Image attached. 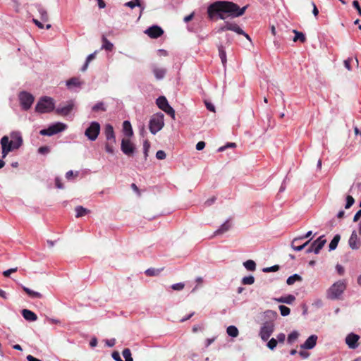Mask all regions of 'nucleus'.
Segmentation results:
<instances>
[{
  "label": "nucleus",
  "instance_id": "f03ea898",
  "mask_svg": "<svg viewBox=\"0 0 361 361\" xmlns=\"http://www.w3.org/2000/svg\"><path fill=\"white\" fill-rule=\"evenodd\" d=\"M2 149V158L4 159L10 152L18 149L23 145V137L19 131H13L10 136L4 135L0 141Z\"/></svg>",
  "mask_w": 361,
  "mask_h": 361
},
{
  "label": "nucleus",
  "instance_id": "2eb2a0df",
  "mask_svg": "<svg viewBox=\"0 0 361 361\" xmlns=\"http://www.w3.org/2000/svg\"><path fill=\"white\" fill-rule=\"evenodd\" d=\"M317 338L318 337L317 335H311L307 338L305 343L300 345V348L305 350H311L314 348L317 344Z\"/></svg>",
  "mask_w": 361,
  "mask_h": 361
},
{
  "label": "nucleus",
  "instance_id": "338daca9",
  "mask_svg": "<svg viewBox=\"0 0 361 361\" xmlns=\"http://www.w3.org/2000/svg\"><path fill=\"white\" fill-rule=\"evenodd\" d=\"M55 184H56V187L57 188H59V189L63 188V185L61 183V179L58 177L55 178Z\"/></svg>",
  "mask_w": 361,
  "mask_h": 361
},
{
  "label": "nucleus",
  "instance_id": "2f4dec72",
  "mask_svg": "<svg viewBox=\"0 0 361 361\" xmlns=\"http://www.w3.org/2000/svg\"><path fill=\"white\" fill-rule=\"evenodd\" d=\"M302 280V277L298 274H295L292 276H290L288 279H287V281H286V283L288 285H293L294 284L296 281H301Z\"/></svg>",
  "mask_w": 361,
  "mask_h": 361
},
{
  "label": "nucleus",
  "instance_id": "a18cd8bd",
  "mask_svg": "<svg viewBox=\"0 0 361 361\" xmlns=\"http://www.w3.org/2000/svg\"><path fill=\"white\" fill-rule=\"evenodd\" d=\"M276 345H277V341H276V339H275V338H271V339L268 341V343H267V347H268L270 350H273L274 349H275V348L276 347Z\"/></svg>",
  "mask_w": 361,
  "mask_h": 361
},
{
  "label": "nucleus",
  "instance_id": "ddd939ff",
  "mask_svg": "<svg viewBox=\"0 0 361 361\" xmlns=\"http://www.w3.org/2000/svg\"><path fill=\"white\" fill-rule=\"evenodd\" d=\"M360 336L354 333L349 334L345 338V343L350 349H355L358 347Z\"/></svg>",
  "mask_w": 361,
  "mask_h": 361
},
{
  "label": "nucleus",
  "instance_id": "774afa93",
  "mask_svg": "<svg viewBox=\"0 0 361 361\" xmlns=\"http://www.w3.org/2000/svg\"><path fill=\"white\" fill-rule=\"evenodd\" d=\"M336 269L339 275H343L345 271L344 268L341 265L337 264L336 267Z\"/></svg>",
  "mask_w": 361,
  "mask_h": 361
},
{
  "label": "nucleus",
  "instance_id": "a211bd4d",
  "mask_svg": "<svg viewBox=\"0 0 361 361\" xmlns=\"http://www.w3.org/2000/svg\"><path fill=\"white\" fill-rule=\"evenodd\" d=\"M326 240L324 238V235L319 236L317 240H315L312 244L314 246V253L319 254L320 250L324 246Z\"/></svg>",
  "mask_w": 361,
  "mask_h": 361
},
{
  "label": "nucleus",
  "instance_id": "ea45409f",
  "mask_svg": "<svg viewBox=\"0 0 361 361\" xmlns=\"http://www.w3.org/2000/svg\"><path fill=\"white\" fill-rule=\"evenodd\" d=\"M255 283V278L252 276H245L242 279L243 285H252Z\"/></svg>",
  "mask_w": 361,
  "mask_h": 361
},
{
  "label": "nucleus",
  "instance_id": "f3484780",
  "mask_svg": "<svg viewBox=\"0 0 361 361\" xmlns=\"http://www.w3.org/2000/svg\"><path fill=\"white\" fill-rule=\"evenodd\" d=\"M163 32V30L157 25H153L145 31V33L151 38H157L160 37Z\"/></svg>",
  "mask_w": 361,
  "mask_h": 361
},
{
  "label": "nucleus",
  "instance_id": "e433bc0d",
  "mask_svg": "<svg viewBox=\"0 0 361 361\" xmlns=\"http://www.w3.org/2000/svg\"><path fill=\"white\" fill-rule=\"evenodd\" d=\"M92 109L93 111H105L106 110V109L104 106V104L102 102H97V104H95L92 106Z\"/></svg>",
  "mask_w": 361,
  "mask_h": 361
},
{
  "label": "nucleus",
  "instance_id": "bb28decb",
  "mask_svg": "<svg viewBox=\"0 0 361 361\" xmlns=\"http://www.w3.org/2000/svg\"><path fill=\"white\" fill-rule=\"evenodd\" d=\"M157 104L159 109H161L162 111L164 109H165L167 106L169 105L166 98L164 96L159 97L157 99Z\"/></svg>",
  "mask_w": 361,
  "mask_h": 361
},
{
  "label": "nucleus",
  "instance_id": "f704fd0d",
  "mask_svg": "<svg viewBox=\"0 0 361 361\" xmlns=\"http://www.w3.org/2000/svg\"><path fill=\"white\" fill-rule=\"evenodd\" d=\"M226 332L228 336L233 338L237 337L238 335V329L235 326H229L226 329Z\"/></svg>",
  "mask_w": 361,
  "mask_h": 361
},
{
  "label": "nucleus",
  "instance_id": "58836bf2",
  "mask_svg": "<svg viewBox=\"0 0 361 361\" xmlns=\"http://www.w3.org/2000/svg\"><path fill=\"white\" fill-rule=\"evenodd\" d=\"M122 355L123 357L125 358V360L123 361H133V359L131 355V352L129 348H125L123 349L122 352Z\"/></svg>",
  "mask_w": 361,
  "mask_h": 361
},
{
  "label": "nucleus",
  "instance_id": "680f3d73",
  "mask_svg": "<svg viewBox=\"0 0 361 361\" xmlns=\"http://www.w3.org/2000/svg\"><path fill=\"white\" fill-rule=\"evenodd\" d=\"M235 146H236L235 143H234V142H229L226 145H225L224 147H221L219 149V152H222V151H224V149H226L228 147H235Z\"/></svg>",
  "mask_w": 361,
  "mask_h": 361
},
{
  "label": "nucleus",
  "instance_id": "5fc2aeb1",
  "mask_svg": "<svg viewBox=\"0 0 361 361\" xmlns=\"http://www.w3.org/2000/svg\"><path fill=\"white\" fill-rule=\"evenodd\" d=\"M352 62H353V58H348V59H347L346 60L344 61V66L348 71H351V69H352L351 66H350V63H352Z\"/></svg>",
  "mask_w": 361,
  "mask_h": 361
},
{
  "label": "nucleus",
  "instance_id": "49530a36",
  "mask_svg": "<svg viewBox=\"0 0 361 361\" xmlns=\"http://www.w3.org/2000/svg\"><path fill=\"white\" fill-rule=\"evenodd\" d=\"M355 202L354 198L351 195L346 197V204L345 206V209H349Z\"/></svg>",
  "mask_w": 361,
  "mask_h": 361
},
{
  "label": "nucleus",
  "instance_id": "393cba45",
  "mask_svg": "<svg viewBox=\"0 0 361 361\" xmlns=\"http://www.w3.org/2000/svg\"><path fill=\"white\" fill-rule=\"evenodd\" d=\"M295 300V297L293 295H287L286 296H283L279 298H276V300L279 302L286 303V304H292Z\"/></svg>",
  "mask_w": 361,
  "mask_h": 361
},
{
  "label": "nucleus",
  "instance_id": "20e7f679",
  "mask_svg": "<svg viewBox=\"0 0 361 361\" xmlns=\"http://www.w3.org/2000/svg\"><path fill=\"white\" fill-rule=\"evenodd\" d=\"M54 102L51 97H43L37 102L35 110L41 114L49 113L54 109Z\"/></svg>",
  "mask_w": 361,
  "mask_h": 361
},
{
  "label": "nucleus",
  "instance_id": "4468645a",
  "mask_svg": "<svg viewBox=\"0 0 361 361\" xmlns=\"http://www.w3.org/2000/svg\"><path fill=\"white\" fill-rule=\"evenodd\" d=\"M348 244L350 247L353 250H358L360 248L361 245V241L358 238L355 231L352 232L351 235L348 240Z\"/></svg>",
  "mask_w": 361,
  "mask_h": 361
},
{
  "label": "nucleus",
  "instance_id": "37998d69",
  "mask_svg": "<svg viewBox=\"0 0 361 361\" xmlns=\"http://www.w3.org/2000/svg\"><path fill=\"white\" fill-rule=\"evenodd\" d=\"M279 307L281 314L283 317L288 316L290 312V308L285 305H280Z\"/></svg>",
  "mask_w": 361,
  "mask_h": 361
},
{
  "label": "nucleus",
  "instance_id": "c03bdc74",
  "mask_svg": "<svg viewBox=\"0 0 361 361\" xmlns=\"http://www.w3.org/2000/svg\"><path fill=\"white\" fill-rule=\"evenodd\" d=\"M163 111L169 114L173 119H175V111L170 105L167 106Z\"/></svg>",
  "mask_w": 361,
  "mask_h": 361
},
{
  "label": "nucleus",
  "instance_id": "79ce46f5",
  "mask_svg": "<svg viewBox=\"0 0 361 361\" xmlns=\"http://www.w3.org/2000/svg\"><path fill=\"white\" fill-rule=\"evenodd\" d=\"M149 148H150V142L147 140H145L143 142V151H144V156H145V159H147V158L148 157V152H149Z\"/></svg>",
  "mask_w": 361,
  "mask_h": 361
},
{
  "label": "nucleus",
  "instance_id": "9b49d317",
  "mask_svg": "<svg viewBox=\"0 0 361 361\" xmlns=\"http://www.w3.org/2000/svg\"><path fill=\"white\" fill-rule=\"evenodd\" d=\"M121 151L127 156H132L135 150V145L128 139H123L121 145Z\"/></svg>",
  "mask_w": 361,
  "mask_h": 361
},
{
  "label": "nucleus",
  "instance_id": "8fccbe9b",
  "mask_svg": "<svg viewBox=\"0 0 361 361\" xmlns=\"http://www.w3.org/2000/svg\"><path fill=\"white\" fill-rule=\"evenodd\" d=\"M166 154L164 151L159 150L156 153V157L157 159L163 160L166 158Z\"/></svg>",
  "mask_w": 361,
  "mask_h": 361
},
{
  "label": "nucleus",
  "instance_id": "0eeeda50",
  "mask_svg": "<svg viewBox=\"0 0 361 361\" xmlns=\"http://www.w3.org/2000/svg\"><path fill=\"white\" fill-rule=\"evenodd\" d=\"M274 331V324L271 322H265L262 324L259 336L263 341H267Z\"/></svg>",
  "mask_w": 361,
  "mask_h": 361
},
{
  "label": "nucleus",
  "instance_id": "c756f323",
  "mask_svg": "<svg viewBox=\"0 0 361 361\" xmlns=\"http://www.w3.org/2000/svg\"><path fill=\"white\" fill-rule=\"evenodd\" d=\"M77 218L82 217L90 212V211L82 206H77L75 209Z\"/></svg>",
  "mask_w": 361,
  "mask_h": 361
},
{
  "label": "nucleus",
  "instance_id": "f257e3e1",
  "mask_svg": "<svg viewBox=\"0 0 361 361\" xmlns=\"http://www.w3.org/2000/svg\"><path fill=\"white\" fill-rule=\"evenodd\" d=\"M247 6V5L240 8L233 2L217 1L208 6V17L210 20H214L216 17L221 20H225L227 16L239 17L244 14Z\"/></svg>",
  "mask_w": 361,
  "mask_h": 361
},
{
  "label": "nucleus",
  "instance_id": "3c124183",
  "mask_svg": "<svg viewBox=\"0 0 361 361\" xmlns=\"http://www.w3.org/2000/svg\"><path fill=\"white\" fill-rule=\"evenodd\" d=\"M185 285L183 283H177L171 286V288L174 290H180L183 289Z\"/></svg>",
  "mask_w": 361,
  "mask_h": 361
},
{
  "label": "nucleus",
  "instance_id": "4d7b16f0",
  "mask_svg": "<svg viewBox=\"0 0 361 361\" xmlns=\"http://www.w3.org/2000/svg\"><path fill=\"white\" fill-rule=\"evenodd\" d=\"M145 273L148 276H155L159 274V271L155 269L151 268V269H147Z\"/></svg>",
  "mask_w": 361,
  "mask_h": 361
},
{
  "label": "nucleus",
  "instance_id": "7ed1b4c3",
  "mask_svg": "<svg viewBox=\"0 0 361 361\" xmlns=\"http://www.w3.org/2000/svg\"><path fill=\"white\" fill-rule=\"evenodd\" d=\"M345 280H339L333 283L326 291V297L330 300H338L346 289Z\"/></svg>",
  "mask_w": 361,
  "mask_h": 361
},
{
  "label": "nucleus",
  "instance_id": "dca6fc26",
  "mask_svg": "<svg viewBox=\"0 0 361 361\" xmlns=\"http://www.w3.org/2000/svg\"><path fill=\"white\" fill-rule=\"evenodd\" d=\"M151 68L157 80H160L165 77L166 73V68L159 67L156 64H152Z\"/></svg>",
  "mask_w": 361,
  "mask_h": 361
},
{
  "label": "nucleus",
  "instance_id": "864d4df0",
  "mask_svg": "<svg viewBox=\"0 0 361 361\" xmlns=\"http://www.w3.org/2000/svg\"><path fill=\"white\" fill-rule=\"evenodd\" d=\"M17 270H18L17 267L9 269L8 270L4 271L3 272V275L5 277H8L12 273H14V272L17 271Z\"/></svg>",
  "mask_w": 361,
  "mask_h": 361
},
{
  "label": "nucleus",
  "instance_id": "9d476101",
  "mask_svg": "<svg viewBox=\"0 0 361 361\" xmlns=\"http://www.w3.org/2000/svg\"><path fill=\"white\" fill-rule=\"evenodd\" d=\"M75 102L73 100H69L64 104H60L56 109V113L61 116H68L74 109Z\"/></svg>",
  "mask_w": 361,
  "mask_h": 361
},
{
  "label": "nucleus",
  "instance_id": "412c9836",
  "mask_svg": "<svg viewBox=\"0 0 361 361\" xmlns=\"http://www.w3.org/2000/svg\"><path fill=\"white\" fill-rule=\"evenodd\" d=\"M82 85L80 79L76 77H73L70 78L66 81V86L68 89H72L73 87H80Z\"/></svg>",
  "mask_w": 361,
  "mask_h": 361
},
{
  "label": "nucleus",
  "instance_id": "13d9d810",
  "mask_svg": "<svg viewBox=\"0 0 361 361\" xmlns=\"http://www.w3.org/2000/svg\"><path fill=\"white\" fill-rule=\"evenodd\" d=\"M111 356H112V358H113L114 360H116V361H123V360L121 358L119 353H118V352H117V351H114V352H113V353H112Z\"/></svg>",
  "mask_w": 361,
  "mask_h": 361
},
{
  "label": "nucleus",
  "instance_id": "a19ab883",
  "mask_svg": "<svg viewBox=\"0 0 361 361\" xmlns=\"http://www.w3.org/2000/svg\"><path fill=\"white\" fill-rule=\"evenodd\" d=\"M219 54L223 65L225 66L226 63V53L223 47L219 48Z\"/></svg>",
  "mask_w": 361,
  "mask_h": 361
},
{
  "label": "nucleus",
  "instance_id": "052dcab7",
  "mask_svg": "<svg viewBox=\"0 0 361 361\" xmlns=\"http://www.w3.org/2000/svg\"><path fill=\"white\" fill-rule=\"evenodd\" d=\"M353 6L357 11L359 15L361 16V8L360 6L359 2L356 0L353 1Z\"/></svg>",
  "mask_w": 361,
  "mask_h": 361
},
{
  "label": "nucleus",
  "instance_id": "39448f33",
  "mask_svg": "<svg viewBox=\"0 0 361 361\" xmlns=\"http://www.w3.org/2000/svg\"><path fill=\"white\" fill-rule=\"evenodd\" d=\"M164 114L162 113H157L154 114L149 123V128L153 135H155L162 129L164 126Z\"/></svg>",
  "mask_w": 361,
  "mask_h": 361
},
{
  "label": "nucleus",
  "instance_id": "c9c22d12",
  "mask_svg": "<svg viewBox=\"0 0 361 361\" xmlns=\"http://www.w3.org/2000/svg\"><path fill=\"white\" fill-rule=\"evenodd\" d=\"M301 240L300 238H295L292 241V243H291V247L295 250V251H301L302 250H303L305 248V245H296L295 244Z\"/></svg>",
  "mask_w": 361,
  "mask_h": 361
},
{
  "label": "nucleus",
  "instance_id": "b1692460",
  "mask_svg": "<svg viewBox=\"0 0 361 361\" xmlns=\"http://www.w3.org/2000/svg\"><path fill=\"white\" fill-rule=\"evenodd\" d=\"M123 130L125 135H126L127 137H131L133 135V128L130 121H125L123 123Z\"/></svg>",
  "mask_w": 361,
  "mask_h": 361
},
{
  "label": "nucleus",
  "instance_id": "6e6552de",
  "mask_svg": "<svg viewBox=\"0 0 361 361\" xmlns=\"http://www.w3.org/2000/svg\"><path fill=\"white\" fill-rule=\"evenodd\" d=\"M100 132V125L97 121H92L85 130V135L91 141H94Z\"/></svg>",
  "mask_w": 361,
  "mask_h": 361
},
{
  "label": "nucleus",
  "instance_id": "473e14b6",
  "mask_svg": "<svg viewBox=\"0 0 361 361\" xmlns=\"http://www.w3.org/2000/svg\"><path fill=\"white\" fill-rule=\"evenodd\" d=\"M114 48V44L109 41L105 37H102V49H105L106 51H111Z\"/></svg>",
  "mask_w": 361,
  "mask_h": 361
},
{
  "label": "nucleus",
  "instance_id": "69168bd1",
  "mask_svg": "<svg viewBox=\"0 0 361 361\" xmlns=\"http://www.w3.org/2000/svg\"><path fill=\"white\" fill-rule=\"evenodd\" d=\"M106 345L109 347H113L116 344V339L111 338V339H107L105 341Z\"/></svg>",
  "mask_w": 361,
  "mask_h": 361
},
{
  "label": "nucleus",
  "instance_id": "c85d7f7f",
  "mask_svg": "<svg viewBox=\"0 0 361 361\" xmlns=\"http://www.w3.org/2000/svg\"><path fill=\"white\" fill-rule=\"evenodd\" d=\"M340 239H341L340 235L336 234L334 235V237L333 238V239L331 240V241L330 242L329 245V248L330 251L334 250L337 247Z\"/></svg>",
  "mask_w": 361,
  "mask_h": 361
},
{
  "label": "nucleus",
  "instance_id": "6e6d98bb",
  "mask_svg": "<svg viewBox=\"0 0 361 361\" xmlns=\"http://www.w3.org/2000/svg\"><path fill=\"white\" fill-rule=\"evenodd\" d=\"M78 175H79V172L78 171H75V173H74V172L71 170V171H68L66 172V178L68 180H70L73 176L77 177Z\"/></svg>",
  "mask_w": 361,
  "mask_h": 361
},
{
  "label": "nucleus",
  "instance_id": "aec40b11",
  "mask_svg": "<svg viewBox=\"0 0 361 361\" xmlns=\"http://www.w3.org/2000/svg\"><path fill=\"white\" fill-rule=\"evenodd\" d=\"M22 315L25 318V319L30 322L36 321L37 319V317L35 313L27 309H24L22 310Z\"/></svg>",
  "mask_w": 361,
  "mask_h": 361
},
{
  "label": "nucleus",
  "instance_id": "603ef678",
  "mask_svg": "<svg viewBox=\"0 0 361 361\" xmlns=\"http://www.w3.org/2000/svg\"><path fill=\"white\" fill-rule=\"evenodd\" d=\"M50 152V149L49 147L47 146H43V147H40L39 149H38V152L39 154H47Z\"/></svg>",
  "mask_w": 361,
  "mask_h": 361
},
{
  "label": "nucleus",
  "instance_id": "a878e982",
  "mask_svg": "<svg viewBox=\"0 0 361 361\" xmlns=\"http://www.w3.org/2000/svg\"><path fill=\"white\" fill-rule=\"evenodd\" d=\"M125 6L129 7L130 8H134L137 6L140 8L141 11L145 9V6L141 4L140 0H132L130 1L126 2L125 4Z\"/></svg>",
  "mask_w": 361,
  "mask_h": 361
},
{
  "label": "nucleus",
  "instance_id": "4be33fe9",
  "mask_svg": "<svg viewBox=\"0 0 361 361\" xmlns=\"http://www.w3.org/2000/svg\"><path fill=\"white\" fill-rule=\"evenodd\" d=\"M37 10L40 16L41 20L43 22H47L49 20L48 13L46 9L41 5H36Z\"/></svg>",
  "mask_w": 361,
  "mask_h": 361
},
{
  "label": "nucleus",
  "instance_id": "5701e85b",
  "mask_svg": "<svg viewBox=\"0 0 361 361\" xmlns=\"http://www.w3.org/2000/svg\"><path fill=\"white\" fill-rule=\"evenodd\" d=\"M231 227L229 221H226L221 226L214 232V235H218L228 231Z\"/></svg>",
  "mask_w": 361,
  "mask_h": 361
},
{
  "label": "nucleus",
  "instance_id": "0e129e2a",
  "mask_svg": "<svg viewBox=\"0 0 361 361\" xmlns=\"http://www.w3.org/2000/svg\"><path fill=\"white\" fill-rule=\"evenodd\" d=\"M205 147V142L203 141H200L196 145V149L200 151L203 149Z\"/></svg>",
  "mask_w": 361,
  "mask_h": 361
},
{
  "label": "nucleus",
  "instance_id": "e2e57ef3",
  "mask_svg": "<svg viewBox=\"0 0 361 361\" xmlns=\"http://www.w3.org/2000/svg\"><path fill=\"white\" fill-rule=\"evenodd\" d=\"M216 340V337H213L211 338H207L204 341L205 348H208L214 341Z\"/></svg>",
  "mask_w": 361,
  "mask_h": 361
},
{
  "label": "nucleus",
  "instance_id": "72a5a7b5",
  "mask_svg": "<svg viewBox=\"0 0 361 361\" xmlns=\"http://www.w3.org/2000/svg\"><path fill=\"white\" fill-rule=\"evenodd\" d=\"M293 32L295 34V37L293 38V41L294 42H296L298 40H300L301 42H305L306 37H305V35L302 32H299V31H298L296 30H293Z\"/></svg>",
  "mask_w": 361,
  "mask_h": 361
},
{
  "label": "nucleus",
  "instance_id": "7c9ffc66",
  "mask_svg": "<svg viewBox=\"0 0 361 361\" xmlns=\"http://www.w3.org/2000/svg\"><path fill=\"white\" fill-rule=\"evenodd\" d=\"M243 266L247 271H254L256 269V263L252 259L243 262Z\"/></svg>",
  "mask_w": 361,
  "mask_h": 361
},
{
  "label": "nucleus",
  "instance_id": "bf43d9fd",
  "mask_svg": "<svg viewBox=\"0 0 361 361\" xmlns=\"http://www.w3.org/2000/svg\"><path fill=\"white\" fill-rule=\"evenodd\" d=\"M286 338V335L283 333H280L276 336V341L279 343H283Z\"/></svg>",
  "mask_w": 361,
  "mask_h": 361
},
{
  "label": "nucleus",
  "instance_id": "4c0bfd02",
  "mask_svg": "<svg viewBox=\"0 0 361 361\" xmlns=\"http://www.w3.org/2000/svg\"><path fill=\"white\" fill-rule=\"evenodd\" d=\"M299 336V334L296 331H292L290 334L288 336L287 341L288 343L291 344L293 343L295 340L298 339Z\"/></svg>",
  "mask_w": 361,
  "mask_h": 361
},
{
  "label": "nucleus",
  "instance_id": "cd10ccee",
  "mask_svg": "<svg viewBox=\"0 0 361 361\" xmlns=\"http://www.w3.org/2000/svg\"><path fill=\"white\" fill-rule=\"evenodd\" d=\"M23 290L32 298H42V295L37 291H34L25 286H23Z\"/></svg>",
  "mask_w": 361,
  "mask_h": 361
},
{
  "label": "nucleus",
  "instance_id": "1a4fd4ad",
  "mask_svg": "<svg viewBox=\"0 0 361 361\" xmlns=\"http://www.w3.org/2000/svg\"><path fill=\"white\" fill-rule=\"evenodd\" d=\"M19 99L22 108L24 110H27L31 107L34 102V97L27 92H22L19 94Z\"/></svg>",
  "mask_w": 361,
  "mask_h": 361
},
{
  "label": "nucleus",
  "instance_id": "6ab92c4d",
  "mask_svg": "<svg viewBox=\"0 0 361 361\" xmlns=\"http://www.w3.org/2000/svg\"><path fill=\"white\" fill-rule=\"evenodd\" d=\"M104 135L108 142H116L114 128L111 124H106L104 128Z\"/></svg>",
  "mask_w": 361,
  "mask_h": 361
},
{
  "label": "nucleus",
  "instance_id": "f8f14e48",
  "mask_svg": "<svg viewBox=\"0 0 361 361\" xmlns=\"http://www.w3.org/2000/svg\"><path fill=\"white\" fill-rule=\"evenodd\" d=\"M226 30H231L238 35L244 34V31L234 23L225 22L224 25L219 28V31L223 32Z\"/></svg>",
  "mask_w": 361,
  "mask_h": 361
},
{
  "label": "nucleus",
  "instance_id": "09e8293b",
  "mask_svg": "<svg viewBox=\"0 0 361 361\" xmlns=\"http://www.w3.org/2000/svg\"><path fill=\"white\" fill-rule=\"evenodd\" d=\"M279 269V265H274L272 267L264 268L263 271L264 272H274V271H278Z\"/></svg>",
  "mask_w": 361,
  "mask_h": 361
},
{
  "label": "nucleus",
  "instance_id": "de8ad7c7",
  "mask_svg": "<svg viewBox=\"0 0 361 361\" xmlns=\"http://www.w3.org/2000/svg\"><path fill=\"white\" fill-rule=\"evenodd\" d=\"M114 143H112L111 142H107L105 145V149L106 152L109 154L114 153Z\"/></svg>",
  "mask_w": 361,
  "mask_h": 361
},
{
  "label": "nucleus",
  "instance_id": "423d86ee",
  "mask_svg": "<svg viewBox=\"0 0 361 361\" xmlns=\"http://www.w3.org/2000/svg\"><path fill=\"white\" fill-rule=\"evenodd\" d=\"M67 128V126L61 122L55 123L51 126H49L46 129H42L39 131V134L41 135H47V136H51L55 134H57L60 132H62L65 130Z\"/></svg>",
  "mask_w": 361,
  "mask_h": 361
}]
</instances>
